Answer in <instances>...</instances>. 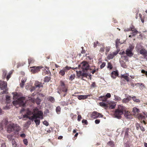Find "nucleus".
Masks as SVG:
<instances>
[{"label": "nucleus", "instance_id": "1", "mask_svg": "<svg viewBox=\"0 0 147 147\" xmlns=\"http://www.w3.org/2000/svg\"><path fill=\"white\" fill-rule=\"evenodd\" d=\"M7 128V131L8 133H10L11 132L13 131L16 134H18L21 129L18 124L13 123H11L8 125Z\"/></svg>", "mask_w": 147, "mask_h": 147}, {"label": "nucleus", "instance_id": "2", "mask_svg": "<svg viewBox=\"0 0 147 147\" xmlns=\"http://www.w3.org/2000/svg\"><path fill=\"white\" fill-rule=\"evenodd\" d=\"M59 83L60 85L57 88L58 90L57 93L60 94L61 92H66L68 90V86L65 85L64 81L62 80H60Z\"/></svg>", "mask_w": 147, "mask_h": 147}, {"label": "nucleus", "instance_id": "3", "mask_svg": "<svg viewBox=\"0 0 147 147\" xmlns=\"http://www.w3.org/2000/svg\"><path fill=\"white\" fill-rule=\"evenodd\" d=\"M124 109V107L119 105L118 106V109L115 111L114 114L115 116L118 118H120L121 115L123 114Z\"/></svg>", "mask_w": 147, "mask_h": 147}, {"label": "nucleus", "instance_id": "4", "mask_svg": "<svg viewBox=\"0 0 147 147\" xmlns=\"http://www.w3.org/2000/svg\"><path fill=\"white\" fill-rule=\"evenodd\" d=\"M78 68L80 69H82L83 71H85L89 69L90 66L88 62L83 61L79 65Z\"/></svg>", "mask_w": 147, "mask_h": 147}, {"label": "nucleus", "instance_id": "5", "mask_svg": "<svg viewBox=\"0 0 147 147\" xmlns=\"http://www.w3.org/2000/svg\"><path fill=\"white\" fill-rule=\"evenodd\" d=\"M25 98L24 97H21L19 98L17 100L14 101L13 102V104L15 106H16L17 105H19L23 106H24L25 103L24 101Z\"/></svg>", "mask_w": 147, "mask_h": 147}, {"label": "nucleus", "instance_id": "6", "mask_svg": "<svg viewBox=\"0 0 147 147\" xmlns=\"http://www.w3.org/2000/svg\"><path fill=\"white\" fill-rule=\"evenodd\" d=\"M72 69L71 67H69L66 66V67H64L59 72V74L62 76H63L65 74V72H67L68 70H69Z\"/></svg>", "mask_w": 147, "mask_h": 147}, {"label": "nucleus", "instance_id": "7", "mask_svg": "<svg viewBox=\"0 0 147 147\" xmlns=\"http://www.w3.org/2000/svg\"><path fill=\"white\" fill-rule=\"evenodd\" d=\"M34 119L39 118L42 119L43 118V113L41 111H38L37 113L33 114Z\"/></svg>", "mask_w": 147, "mask_h": 147}, {"label": "nucleus", "instance_id": "8", "mask_svg": "<svg viewBox=\"0 0 147 147\" xmlns=\"http://www.w3.org/2000/svg\"><path fill=\"white\" fill-rule=\"evenodd\" d=\"M43 67L41 66H33L30 67L31 69L30 70V71L32 73L34 74L37 73L40 71L41 69Z\"/></svg>", "mask_w": 147, "mask_h": 147}, {"label": "nucleus", "instance_id": "9", "mask_svg": "<svg viewBox=\"0 0 147 147\" xmlns=\"http://www.w3.org/2000/svg\"><path fill=\"white\" fill-rule=\"evenodd\" d=\"M103 115L101 113L96 111H94L91 115V117L92 118L95 119L98 117H103Z\"/></svg>", "mask_w": 147, "mask_h": 147}, {"label": "nucleus", "instance_id": "10", "mask_svg": "<svg viewBox=\"0 0 147 147\" xmlns=\"http://www.w3.org/2000/svg\"><path fill=\"white\" fill-rule=\"evenodd\" d=\"M120 49H118L112 53H110L107 56V58L109 59H112L116 55L119 51Z\"/></svg>", "mask_w": 147, "mask_h": 147}, {"label": "nucleus", "instance_id": "11", "mask_svg": "<svg viewBox=\"0 0 147 147\" xmlns=\"http://www.w3.org/2000/svg\"><path fill=\"white\" fill-rule=\"evenodd\" d=\"M85 72L83 71L82 70V71H76L77 75L78 77H87L88 76V74L85 73Z\"/></svg>", "mask_w": 147, "mask_h": 147}, {"label": "nucleus", "instance_id": "12", "mask_svg": "<svg viewBox=\"0 0 147 147\" xmlns=\"http://www.w3.org/2000/svg\"><path fill=\"white\" fill-rule=\"evenodd\" d=\"M0 88L2 90H3L7 88V83L4 81H0Z\"/></svg>", "mask_w": 147, "mask_h": 147}, {"label": "nucleus", "instance_id": "13", "mask_svg": "<svg viewBox=\"0 0 147 147\" xmlns=\"http://www.w3.org/2000/svg\"><path fill=\"white\" fill-rule=\"evenodd\" d=\"M130 29L131 31L132 32L130 33V34L132 35V36H135L138 33V31L135 28L134 26H132V27H130Z\"/></svg>", "mask_w": 147, "mask_h": 147}, {"label": "nucleus", "instance_id": "14", "mask_svg": "<svg viewBox=\"0 0 147 147\" xmlns=\"http://www.w3.org/2000/svg\"><path fill=\"white\" fill-rule=\"evenodd\" d=\"M31 101L33 102H35L36 104L38 105H39L40 104L41 102V100L39 98H37L36 99L34 98H31Z\"/></svg>", "mask_w": 147, "mask_h": 147}, {"label": "nucleus", "instance_id": "15", "mask_svg": "<svg viewBox=\"0 0 147 147\" xmlns=\"http://www.w3.org/2000/svg\"><path fill=\"white\" fill-rule=\"evenodd\" d=\"M118 73L117 71H113L111 74V77L113 79H115L116 77L118 75Z\"/></svg>", "mask_w": 147, "mask_h": 147}, {"label": "nucleus", "instance_id": "16", "mask_svg": "<svg viewBox=\"0 0 147 147\" xmlns=\"http://www.w3.org/2000/svg\"><path fill=\"white\" fill-rule=\"evenodd\" d=\"M125 54L128 56L130 57H132L134 55L132 51L128 49H127L125 51Z\"/></svg>", "mask_w": 147, "mask_h": 147}, {"label": "nucleus", "instance_id": "17", "mask_svg": "<svg viewBox=\"0 0 147 147\" xmlns=\"http://www.w3.org/2000/svg\"><path fill=\"white\" fill-rule=\"evenodd\" d=\"M34 86L36 88H40V87H42L43 85L42 83L38 81H36L35 82Z\"/></svg>", "mask_w": 147, "mask_h": 147}, {"label": "nucleus", "instance_id": "18", "mask_svg": "<svg viewBox=\"0 0 147 147\" xmlns=\"http://www.w3.org/2000/svg\"><path fill=\"white\" fill-rule=\"evenodd\" d=\"M139 53L144 57L147 54V51L145 49L143 48L140 50Z\"/></svg>", "mask_w": 147, "mask_h": 147}, {"label": "nucleus", "instance_id": "19", "mask_svg": "<svg viewBox=\"0 0 147 147\" xmlns=\"http://www.w3.org/2000/svg\"><path fill=\"white\" fill-rule=\"evenodd\" d=\"M125 117L127 119H131L132 118V116L129 112L126 111L124 114Z\"/></svg>", "mask_w": 147, "mask_h": 147}, {"label": "nucleus", "instance_id": "20", "mask_svg": "<svg viewBox=\"0 0 147 147\" xmlns=\"http://www.w3.org/2000/svg\"><path fill=\"white\" fill-rule=\"evenodd\" d=\"M99 99L100 100H102L104 102H109L107 100V97L105 96H101L99 97Z\"/></svg>", "mask_w": 147, "mask_h": 147}, {"label": "nucleus", "instance_id": "21", "mask_svg": "<svg viewBox=\"0 0 147 147\" xmlns=\"http://www.w3.org/2000/svg\"><path fill=\"white\" fill-rule=\"evenodd\" d=\"M131 100V97L129 96L127 98L123 99L122 100V102L123 103H127L129 101Z\"/></svg>", "mask_w": 147, "mask_h": 147}, {"label": "nucleus", "instance_id": "22", "mask_svg": "<svg viewBox=\"0 0 147 147\" xmlns=\"http://www.w3.org/2000/svg\"><path fill=\"white\" fill-rule=\"evenodd\" d=\"M121 43L120 42V40L119 39H117L115 40V46L116 49H117V50L118 49H120L119 47V45L121 44Z\"/></svg>", "mask_w": 147, "mask_h": 147}, {"label": "nucleus", "instance_id": "23", "mask_svg": "<svg viewBox=\"0 0 147 147\" xmlns=\"http://www.w3.org/2000/svg\"><path fill=\"white\" fill-rule=\"evenodd\" d=\"M109 103V102H101L99 103V105L100 106L103 107H108V104Z\"/></svg>", "mask_w": 147, "mask_h": 147}, {"label": "nucleus", "instance_id": "24", "mask_svg": "<svg viewBox=\"0 0 147 147\" xmlns=\"http://www.w3.org/2000/svg\"><path fill=\"white\" fill-rule=\"evenodd\" d=\"M108 107L110 109H113L115 108L116 106V104L114 102H110L108 104Z\"/></svg>", "mask_w": 147, "mask_h": 147}, {"label": "nucleus", "instance_id": "25", "mask_svg": "<svg viewBox=\"0 0 147 147\" xmlns=\"http://www.w3.org/2000/svg\"><path fill=\"white\" fill-rule=\"evenodd\" d=\"M26 80L27 79L25 78H22V79L21 81V83L20 84L21 87L23 88L24 87L25 83L26 82Z\"/></svg>", "mask_w": 147, "mask_h": 147}, {"label": "nucleus", "instance_id": "26", "mask_svg": "<svg viewBox=\"0 0 147 147\" xmlns=\"http://www.w3.org/2000/svg\"><path fill=\"white\" fill-rule=\"evenodd\" d=\"M107 145L110 147H115L114 142L112 140L108 142L107 143Z\"/></svg>", "mask_w": 147, "mask_h": 147}, {"label": "nucleus", "instance_id": "27", "mask_svg": "<svg viewBox=\"0 0 147 147\" xmlns=\"http://www.w3.org/2000/svg\"><path fill=\"white\" fill-rule=\"evenodd\" d=\"M132 111L134 113V114H136L138 115L139 114L140 112V110L134 107L132 110Z\"/></svg>", "mask_w": 147, "mask_h": 147}, {"label": "nucleus", "instance_id": "28", "mask_svg": "<svg viewBox=\"0 0 147 147\" xmlns=\"http://www.w3.org/2000/svg\"><path fill=\"white\" fill-rule=\"evenodd\" d=\"M121 78L124 79L127 82H128L129 81V77H128V76L126 75V74H123L121 75Z\"/></svg>", "mask_w": 147, "mask_h": 147}, {"label": "nucleus", "instance_id": "29", "mask_svg": "<svg viewBox=\"0 0 147 147\" xmlns=\"http://www.w3.org/2000/svg\"><path fill=\"white\" fill-rule=\"evenodd\" d=\"M138 115V118L140 120H142L143 119H145V117L144 116L142 115L141 114H139Z\"/></svg>", "mask_w": 147, "mask_h": 147}, {"label": "nucleus", "instance_id": "30", "mask_svg": "<svg viewBox=\"0 0 147 147\" xmlns=\"http://www.w3.org/2000/svg\"><path fill=\"white\" fill-rule=\"evenodd\" d=\"M28 64H32L34 63V59L30 57L28 59Z\"/></svg>", "mask_w": 147, "mask_h": 147}, {"label": "nucleus", "instance_id": "31", "mask_svg": "<svg viewBox=\"0 0 147 147\" xmlns=\"http://www.w3.org/2000/svg\"><path fill=\"white\" fill-rule=\"evenodd\" d=\"M135 85L137 86H141V88L142 89L145 87L144 84L142 83H137L136 84H135Z\"/></svg>", "mask_w": 147, "mask_h": 147}, {"label": "nucleus", "instance_id": "32", "mask_svg": "<svg viewBox=\"0 0 147 147\" xmlns=\"http://www.w3.org/2000/svg\"><path fill=\"white\" fill-rule=\"evenodd\" d=\"M3 73L2 75V78L3 79H4L6 77V75L7 74V71L5 70H3Z\"/></svg>", "mask_w": 147, "mask_h": 147}, {"label": "nucleus", "instance_id": "33", "mask_svg": "<svg viewBox=\"0 0 147 147\" xmlns=\"http://www.w3.org/2000/svg\"><path fill=\"white\" fill-rule=\"evenodd\" d=\"M131 98L133 99V100L136 102H140V100L137 98L135 96H133L131 97Z\"/></svg>", "mask_w": 147, "mask_h": 147}, {"label": "nucleus", "instance_id": "34", "mask_svg": "<svg viewBox=\"0 0 147 147\" xmlns=\"http://www.w3.org/2000/svg\"><path fill=\"white\" fill-rule=\"evenodd\" d=\"M51 74V73L49 71H48L47 70H43V71L42 72V75L43 76H45L46 74Z\"/></svg>", "mask_w": 147, "mask_h": 147}, {"label": "nucleus", "instance_id": "35", "mask_svg": "<svg viewBox=\"0 0 147 147\" xmlns=\"http://www.w3.org/2000/svg\"><path fill=\"white\" fill-rule=\"evenodd\" d=\"M61 108L59 106H58L56 108V111L58 114H59L60 113Z\"/></svg>", "mask_w": 147, "mask_h": 147}, {"label": "nucleus", "instance_id": "36", "mask_svg": "<svg viewBox=\"0 0 147 147\" xmlns=\"http://www.w3.org/2000/svg\"><path fill=\"white\" fill-rule=\"evenodd\" d=\"M51 79L50 77L46 76L44 79V81L45 82H48Z\"/></svg>", "mask_w": 147, "mask_h": 147}, {"label": "nucleus", "instance_id": "37", "mask_svg": "<svg viewBox=\"0 0 147 147\" xmlns=\"http://www.w3.org/2000/svg\"><path fill=\"white\" fill-rule=\"evenodd\" d=\"M111 47L110 46L106 47L105 48V54H107L109 52L111 49Z\"/></svg>", "mask_w": 147, "mask_h": 147}, {"label": "nucleus", "instance_id": "38", "mask_svg": "<svg viewBox=\"0 0 147 147\" xmlns=\"http://www.w3.org/2000/svg\"><path fill=\"white\" fill-rule=\"evenodd\" d=\"M75 74H73L71 75L69 78V80L71 81H72L75 78Z\"/></svg>", "mask_w": 147, "mask_h": 147}, {"label": "nucleus", "instance_id": "39", "mask_svg": "<svg viewBox=\"0 0 147 147\" xmlns=\"http://www.w3.org/2000/svg\"><path fill=\"white\" fill-rule=\"evenodd\" d=\"M134 45H130L129 46V48L127 49L132 51L134 49Z\"/></svg>", "mask_w": 147, "mask_h": 147}, {"label": "nucleus", "instance_id": "40", "mask_svg": "<svg viewBox=\"0 0 147 147\" xmlns=\"http://www.w3.org/2000/svg\"><path fill=\"white\" fill-rule=\"evenodd\" d=\"M34 121L36 123V125L37 126L38 125L40 124V120L39 119H35Z\"/></svg>", "mask_w": 147, "mask_h": 147}, {"label": "nucleus", "instance_id": "41", "mask_svg": "<svg viewBox=\"0 0 147 147\" xmlns=\"http://www.w3.org/2000/svg\"><path fill=\"white\" fill-rule=\"evenodd\" d=\"M115 100L120 101L121 99V98L119 96H117L114 95Z\"/></svg>", "mask_w": 147, "mask_h": 147}, {"label": "nucleus", "instance_id": "42", "mask_svg": "<svg viewBox=\"0 0 147 147\" xmlns=\"http://www.w3.org/2000/svg\"><path fill=\"white\" fill-rule=\"evenodd\" d=\"M12 143L13 147H16L17 146L16 142L14 139L12 140Z\"/></svg>", "mask_w": 147, "mask_h": 147}, {"label": "nucleus", "instance_id": "43", "mask_svg": "<svg viewBox=\"0 0 147 147\" xmlns=\"http://www.w3.org/2000/svg\"><path fill=\"white\" fill-rule=\"evenodd\" d=\"M139 17L140 18V19L141 21V22L143 23H144V17H142V15L140 14V13L139 15Z\"/></svg>", "mask_w": 147, "mask_h": 147}, {"label": "nucleus", "instance_id": "44", "mask_svg": "<svg viewBox=\"0 0 147 147\" xmlns=\"http://www.w3.org/2000/svg\"><path fill=\"white\" fill-rule=\"evenodd\" d=\"M48 100L49 101H51L52 102H54L55 101V99L53 97L51 96H50V97H49Z\"/></svg>", "mask_w": 147, "mask_h": 147}, {"label": "nucleus", "instance_id": "45", "mask_svg": "<svg viewBox=\"0 0 147 147\" xmlns=\"http://www.w3.org/2000/svg\"><path fill=\"white\" fill-rule=\"evenodd\" d=\"M26 114L28 115V116H30L33 114L32 112L28 110L26 112Z\"/></svg>", "mask_w": 147, "mask_h": 147}, {"label": "nucleus", "instance_id": "46", "mask_svg": "<svg viewBox=\"0 0 147 147\" xmlns=\"http://www.w3.org/2000/svg\"><path fill=\"white\" fill-rule=\"evenodd\" d=\"M105 47L104 46H103L102 47H101L100 50L99 51L101 53H102L104 52L105 51Z\"/></svg>", "mask_w": 147, "mask_h": 147}, {"label": "nucleus", "instance_id": "47", "mask_svg": "<svg viewBox=\"0 0 147 147\" xmlns=\"http://www.w3.org/2000/svg\"><path fill=\"white\" fill-rule=\"evenodd\" d=\"M11 74L12 72L11 71L9 72L8 73V74L7 76L6 77V79L7 81H8L9 80V78L11 77Z\"/></svg>", "mask_w": 147, "mask_h": 147}, {"label": "nucleus", "instance_id": "48", "mask_svg": "<svg viewBox=\"0 0 147 147\" xmlns=\"http://www.w3.org/2000/svg\"><path fill=\"white\" fill-rule=\"evenodd\" d=\"M136 129L137 130H139V129L140 128V127H141L140 124L138 123H137L136 124Z\"/></svg>", "mask_w": 147, "mask_h": 147}, {"label": "nucleus", "instance_id": "49", "mask_svg": "<svg viewBox=\"0 0 147 147\" xmlns=\"http://www.w3.org/2000/svg\"><path fill=\"white\" fill-rule=\"evenodd\" d=\"M29 119H30L32 121H33V119H34V115L32 116H28L27 117Z\"/></svg>", "mask_w": 147, "mask_h": 147}, {"label": "nucleus", "instance_id": "50", "mask_svg": "<svg viewBox=\"0 0 147 147\" xmlns=\"http://www.w3.org/2000/svg\"><path fill=\"white\" fill-rule=\"evenodd\" d=\"M108 68H109L110 69H111L112 68V66L111 63H109L108 65Z\"/></svg>", "mask_w": 147, "mask_h": 147}, {"label": "nucleus", "instance_id": "51", "mask_svg": "<svg viewBox=\"0 0 147 147\" xmlns=\"http://www.w3.org/2000/svg\"><path fill=\"white\" fill-rule=\"evenodd\" d=\"M106 65V63L105 62H103L102 64L100 65V68L101 69L103 68Z\"/></svg>", "mask_w": 147, "mask_h": 147}, {"label": "nucleus", "instance_id": "52", "mask_svg": "<svg viewBox=\"0 0 147 147\" xmlns=\"http://www.w3.org/2000/svg\"><path fill=\"white\" fill-rule=\"evenodd\" d=\"M4 90H3L2 92H1V94H6L7 93V88H6L5 89H4Z\"/></svg>", "mask_w": 147, "mask_h": 147}, {"label": "nucleus", "instance_id": "53", "mask_svg": "<svg viewBox=\"0 0 147 147\" xmlns=\"http://www.w3.org/2000/svg\"><path fill=\"white\" fill-rule=\"evenodd\" d=\"M23 142L26 145H28V140L27 139H24L23 140Z\"/></svg>", "mask_w": 147, "mask_h": 147}, {"label": "nucleus", "instance_id": "54", "mask_svg": "<svg viewBox=\"0 0 147 147\" xmlns=\"http://www.w3.org/2000/svg\"><path fill=\"white\" fill-rule=\"evenodd\" d=\"M82 122L83 123H85V125H87L88 124L87 121L86 119H83L82 121Z\"/></svg>", "mask_w": 147, "mask_h": 147}, {"label": "nucleus", "instance_id": "55", "mask_svg": "<svg viewBox=\"0 0 147 147\" xmlns=\"http://www.w3.org/2000/svg\"><path fill=\"white\" fill-rule=\"evenodd\" d=\"M12 136L11 135H7V137L9 140H11L12 139Z\"/></svg>", "mask_w": 147, "mask_h": 147}, {"label": "nucleus", "instance_id": "56", "mask_svg": "<svg viewBox=\"0 0 147 147\" xmlns=\"http://www.w3.org/2000/svg\"><path fill=\"white\" fill-rule=\"evenodd\" d=\"M90 96V95H82L83 97V99H85L87 98L88 96Z\"/></svg>", "mask_w": 147, "mask_h": 147}, {"label": "nucleus", "instance_id": "57", "mask_svg": "<svg viewBox=\"0 0 147 147\" xmlns=\"http://www.w3.org/2000/svg\"><path fill=\"white\" fill-rule=\"evenodd\" d=\"M98 43V41H96V42H94V48H96L97 46V45Z\"/></svg>", "mask_w": 147, "mask_h": 147}, {"label": "nucleus", "instance_id": "58", "mask_svg": "<svg viewBox=\"0 0 147 147\" xmlns=\"http://www.w3.org/2000/svg\"><path fill=\"white\" fill-rule=\"evenodd\" d=\"M43 123L46 126H48L49 125V123L46 121H44L43 122Z\"/></svg>", "mask_w": 147, "mask_h": 147}, {"label": "nucleus", "instance_id": "59", "mask_svg": "<svg viewBox=\"0 0 147 147\" xmlns=\"http://www.w3.org/2000/svg\"><path fill=\"white\" fill-rule=\"evenodd\" d=\"M100 121V120L99 119H96L95 121L96 124H98L99 123Z\"/></svg>", "mask_w": 147, "mask_h": 147}, {"label": "nucleus", "instance_id": "60", "mask_svg": "<svg viewBox=\"0 0 147 147\" xmlns=\"http://www.w3.org/2000/svg\"><path fill=\"white\" fill-rule=\"evenodd\" d=\"M82 118V117L81 115H79L78 116V121H80L81 119Z\"/></svg>", "mask_w": 147, "mask_h": 147}, {"label": "nucleus", "instance_id": "61", "mask_svg": "<svg viewBox=\"0 0 147 147\" xmlns=\"http://www.w3.org/2000/svg\"><path fill=\"white\" fill-rule=\"evenodd\" d=\"M106 96L107 97V98H109L111 97V95L110 93H107L106 95V96Z\"/></svg>", "mask_w": 147, "mask_h": 147}, {"label": "nucleus", "instance_id": "62", "mask_svg": "<svg viewBox=\"0 0 147 147\" xmlns=\"http://www.w3.org/2000/svg\"><path fill=\"white\" fill-rule=\"evenodd\" d=\"M31 124V122L30 121H27L26 124V125H29Z\"/></svg>", "mask_w": 147, "mask_h": 147}, {"label": "nucleus", "instance_id": "63", "mask_svg": "<svg viewBox=\"0 0 147 147\" xmlns=\"http://www.w3.org/2000/svg\"><path fill=\"white\" fill-rule=\"evenodd\" d=\"M91 87H94L96 86V85L95 82H93L92 83L91 85Z\"/></svg>", "mask_w": 147, "mask_h": 147}, {"label": "nucleus", "instance_id": "64", "mask_svg": "<svg viewBox=\"0 0 147 147\" xmlns=\"http://www.w3.org/2000/svg\"><path fill=\"white\" fill-rule=\"evenodd\" d=\"M1 147H7L5 143L4 142L2 143L1 144Z\"/></svg>", "mask_w": 147, "mask_h": 147}]
</instances>
